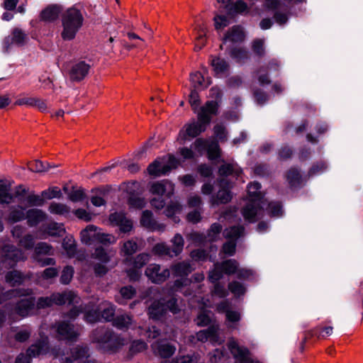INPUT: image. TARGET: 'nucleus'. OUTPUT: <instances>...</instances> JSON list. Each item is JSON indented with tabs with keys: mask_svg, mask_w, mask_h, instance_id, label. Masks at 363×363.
Masks as SVG:
<instances>
[{
	"mask_svg": "<svg viewBox=\"0 0 363 363\" xmlns=\"http://www.w3.org/2000/svg\"><path fill=\"white\" fill-rule=\"evenodd\" d=\"M84 21L83 13L77 6H74L64 11L61 15V38L66 41L74 40L82 28Z\"/></svg>",
	"mask_w": 363,
	"mask_h": 363,
	"instance_id": "f257e3e1",
	"label": "nucleus"
},
{
	"mask_svg": "<svg viewBox=\"0 0 363 363\" xmlns=\"http://www.w3.org/2000/svg\"><path fill=\"white\" fill-rule=\"evenodd\" d=\"M260 189L261 185L258 182H252L247 186L249 201L242 208V214L250 223L255 222L262 214L264 202Z\"/></svg>",
	"mask_w": 363,
	"mask_h": 363,
	"instance_id": "f03ea898",
	"label": "nucleus"
},
{
	"mask_svg": "<svg viewBox=\"0 0 363 363\" xmlns=\"http://www.w3.org/2000/svg\"><path fill=\"white\" fill-rule=\"evenodd\" d=\"M149 191L152 195L158 196L150 199L151 206L161 210L165 205V199H169L174 194V185L169 180L164 179L150 183Z\"/></svg>",
	"mask_w": 363,
	"mask_h": 363,
	"instance_id": "7ed1b4c3",
	"label": "nucleus"
},
{
	"mask_svg": "<svg viewBox=\"0 0 363 363\" xmlns=\"http://www.w3.org/2000/svg\"><path fill=\"white\" fill-rule=\"evenodd\" d=\"M92 339L101 348L107 352H114L125 344V340L114 335L109 329L99 328L92 333Z\"/></svg>",
	"mask_w": 363,
	"mask_h": 363,
	"instance_id": "20e7f679",
	"label": "nucleus"
},
{
	"mask_svg": "<svg viewBox=\"0 0 363 363\" xmlns=\"http://www.w3.org/2000/svg\"><path fill=\"white\" fill-rule=\"evenodd\" d=\"M52 354L54 358L59 359L60 363H96L94 359H88L86 347H75L71 350V356H66L64 350L60 348H53Z\"/></svg>",
	"mask_w": 363,
	"mask_h": 363,
	"instance_id": "39448f33",
	"label": "nucleus"
},
{
	"mask_svg": "<svg viewBox=\"0 0 363 363\" xmlns=\"http://www.w3.org/2000/svg\"><path fill=\"white\" fill-rule=\"evenodd\" d=\"M171 269L174 276L181 277L179 279H177L173 285L172 290L174 291H179L183 293L185 296H189L191 293L187 292L184 290V287L187 286L190 281L186 277L192 272L193 268L188 262H179L171 267Z\"/></svg>",
	"mask_w": 363,
	"mask_h": 363,
	"instance_id": "423d86ee",
	"label": "nucleus"
},
{
	"mask_svg": "<svg viewBox=\"0 0 363 363\" xmlns=\"http://www.w3.org/2000/svg\"><path fill=\"white\" fill-rule=\"evenodd\" d=\"M78 296L72 291H65L62 293H54L50 297H40L38 298L36 306L38 308H45L53 304L64 305L73 304L78 302Z\"/></svg>",
	"mask_w": 363,
	"mask_h": 363,
	"instance_id": "0eeeda50",
	"label": "nucleus"
},
{
	"mask_svg": "<svg viewBox=\"0 0 363 363\" xmlns=\"http://www.w3.org/2000/svg\"><path fill=\"white\" fill-rule=\"evenodd\" d=\"M178 165L179 160L174 156L168 155L156 159L148 166L147 171L150 175L160 177L167 174Z\"/></svg>",
	"mask_w": 363,
	"mask_h": 363,
	"instance_id": "6e6552de",
	"label": "nucleus"
},
{
	"mask_svg": "<svg viewBox=\"0 0 363 363\" xmlns=\"http://www.w3.org/2000/svg\"><path fill=\"white\" fill-rule=\"evenodd\" d=\"M48 350V337H42L30 345L26 352L20 353L16 358L15 363H31L33 358L46 354Z\"/></svg>",
	"mask_w": 363,
	"mask_h": 363,
	"instance_id": "1a4fd4ad",
	"label": "nucleus"
},
{
	"mask_svg": "<svg viewBox=\"0 0 363 363\" xmlns=\"http://www.w3.org/2000/svg\"><path fill=\"white\" fill-rule=\"evenodd\" d=\"M239 267L235 259H228L222 262H216L214 267L208 273V280L211 283L219 281L223 274L231 275L236 274Z\"/></svg>",
	"mask_w": 363,
	"mask_h": 363,
	"instance_id": "9d476101",
	"label": "nucleus"
},
{
	"mask_svg": "<svg viewBox=\"0 0 363 363\" xmlns=\"http://www.w3.org/2000/svg\"><path fill=\"white\" fill-rule=\"evenodd\" d=\"M150 257V256L147 253H140L135 258L128 257L125 259V264L130 267V269L126 270L130 280L136 281L140 278L141 276L140 269L148 262Z\"/></svg>",
	"mask_w": 363,
	"mask_h": 363,
	"instance_id": "9b49d317",
	"label": "nucleus"
},
{
	"mask_svg": "<svg viewBox=\"0 0 363 363\" xmlns=\"http://www.w3.org/2000/svg\"><path fill=\"white\" fill-rule=\"evenodd\" d=\"M208 125L198 119L197 121H192L186 123L179 131L178 140L181 143H184L186 140L194 138L202 132H204Z\"/></svg>",
	"mask_w": 363,
	"mask_h": 363,
	"instance_id": "f8f14e48",
	"label": "nucleus"
},
{
	"mask_svg": "<svg viewBox=\"0 0 363 363\" xmlns=\"http://www.w3.org/2000/svg\"><path fill=\"white\" fill-rule=\"evenodd\" d=\"M228 347L235 359V363H254L250 350L240 346L235 339L232 338L228 341Z\"/></svg>",
	"mask_w": 363,
	"mask_h": 363,
	"instance_id": "ddd939ff",
	"label": "nucleus"
},
{
	"mask_svg": "<svg viewBox=\"0 0 363 363\" xmlns=\"http://www.w3.org/2000/svg\"><path fill=\"white\" fill-rule=\"evenodd\" d=\"M193 146L194 148L199 153H202L205 150H206L208 159L211 160H215L220 156V150L216 142H211L208 144L206 140L199 138L195 140Z\"/></svg>",
	"mask_w": 363,
	"mask_h": 363,
	"instance_id": "4468645a",
	"label": "nucleus"
},
{
	"mask_svg": "<svg viewBox=\"0 0 363 363\" xmlns=\"http://www.w3.org/2000/svg\"><path fill=\"white\" fill-rule=\"evenodd\" d=\"M218 325H212L206 330H200L196 335H191L189 341L191 343H195V339H196L197 341L202 342L209 340L213 343L220 344L222 341L220 340L218 337Z\"/></svg>",
	"mask_w": 363,
	"mask_h": 363,
	"instance_id": "2eb2a0df",
	"label": "nucleus"
},
{
	"mask_svg": "<svg viewBox=\"0 0 363 363\" xmlns=\"http://www.w3.org/2000/svg\"><path fill=\"white\" fill-rule=\"evenodd\" d=\"M219 191L211 197L210 201L213 206L227 203L232 199V195L230 191V189L231 188L230 183L223 179L219 181Z\"/></svg>",
	"mask_w": 363,
	"mask_h": 363,
	"instance_id": "dca6fc26",
	"label": "nucleus"
},
{
	"mask_svg": "<svg viewBox=\"0 0 363 363\" xmlns=\"http://www.w3.org/2000/svg\"><path fill=\"white\" fill-rule=\"evenodd\" d=\"M145 275L152 283L161 284L169 278L170 272L167 268L162 269L159 264H150L145 269Z\"/></svg>",
	"mask_w": 363,
	"mask_h": 363,
	"instance_id": "f3484780",
	"label": "nucleus"
},
{
	"mask_svg": "<svg viewBox=\"0 0 363 363\" xmlns=\"http://www.w3.org/2000/svg\"><path fill=\"white\" fill-rule=\"evenodd\" d=\"M108 221L111 225L118 227L120 231L124 233H129L133 228V221L122 211L111 213Z\"/></svg>",
	"mask_w": 363,
	"mask_h": 363,
	"instance_id": "a211bd4d",
	"label": "nucleus"
},
{
	"mask_svg": "<svg viewBox=\"0 0 363 363\" xmlns=\"http://www.w3.org/2000/svg\"><path fill=\"white\" fill-rule=\"evenodd\" d=\"M140 223L143 228L152 232L162 233L164 231L166 228L164 223H159L154 218L153 213L149 210L143 211Z\"/></svg>",
	"mask_w": 363,
	"mask_h": 363,
	"instance_id": "6ab92c4d",
	"label": "nucleus"
},
{
	"mask_svg": "<svg viewBox=\"0 0 363 363\" xmlns=\"http://www.w3.org/2000/svg\"><path fill=\"white\" fill-rule=\"evenodd\" d=\"M218 106L219 104L218 101L213 100L206 101V103L200 108L199 111L196 112L198 119L209 125L212 116L217 115Z\"/></svg>",
	"mask_w": 363,
	"mask_h": 363,
	"instance_id": "aec40b11",
	"label": "nucleus"
},
{
	"mask_svg": "<svg viewBox=\"0 0 363 363\" xmlns=\"http://www.w3.org/2000/svg\"><path fill=\"white\" fill-rule=\"evenodd\" d=\"M89 69L90 65L85 62H76L69 71V79L72 82H80L87 76Z\"/></svg>",
	"mask_w": 363,
	"mask_h": 363,
	"instance_id": "412c9836",
	"label": "nucleus"
},
{
	"mask_svg": "<svg viewBox=\"0 0 363 363\" xmlns=\"http://www.w3.org/2000/svg\"><path fill=\"white\" fill-rule=\"evenodd\" d=\"M28 40L27 34L21 29L16 28L12 30L11 36L7 37L4 40V48L8 51L11 45L14 44L18 46L23 45Z\"/></svg>",
	"mask_w": 363,
	"mask_h": 363,
	"instance_id": "4be33fe9",
	"label": "nucleus"
},
{
	"mask_svg": "<svg viewBox=\"0 0 363 363\" xmlns=\"http://www.w3.org/2000/svg\"><path fill=\"white\" fill-rule=\"evenodd\" d=\"M153 352L162 358L171 357L176 351V347L164 340L155 342L152 345Z\"/></svg>",
	"mask_w": 363,
	"mask_h": 363,
	"instance_id": "5701e85b",
	"label": "nucleus"
},
{
	"mask_svg": "<svg viewBox=\"0 0 363 363\" xmlns=\"http://www.w3.org/2000/svg\"><path fill=\"white\" fill-rule=\"evenodd\" d=\"M35 309L34 298L21 299L16 306V313L21 317H26L33 313Z\"/></svg>",
	"mask_w": 363,
	"mask_h": 363,
	"instance_id": "b1692460",
	"label": "nucleus"
},
{
	"mask_svg": "<svg viewBox=\"0 0 363 363\" xmlns=\"http://www.w3.org/2000/svg\"><path fill=\"white\" fill-rule=\"evenodd\" d=\"M62 13L61 5L50 4L41 11L40 18L43 21L52 22L57 20L59 15Z\"/></svg>",
	"mask_w": 363,
	"mask_h": 363,
	"instance_id": "393cba45",
	"label": "nucleus"
},
{
	"mask_svg": "<svg viewBox=\"0 0 363 363\" xmlns=\"http://www.w3.org/2000/svg\"><path fill=\"white\" fill-rule=\"evenodd\" d=\"M99 230L94 225H88L80 233L82 242L86 245L96 243Z\"/></svg>",
	"mask_w": 363,
	"mask_h": 363,
	"instance_id": "a878e982",
	"label": "nucleus"
},
{
	"mask_svg": "<svg viewBox=\"0 0 363 363\" xmlns=\"http://www.w3.org/2000/svg\"><path fill=\"white\" fill-rule=\"evenodd\" d=\"M57 332L60 338L64 340H72L78 335L73 326L64 321L58 324Z\"/></svg>",
	"mask_w": 363,
	"mask_h": 363,
	"instance_id": "bb28decb",
	"label": "nucleus"
},
{
	"mask_svg": "<svg viewBox=\"0 0 363 363\" xmlns=\"http://www.w3.org/2000/svg\"><path fill=\"white\" fill-rule=\"evenodd\" d=\"M3 251L5 254V258L6 259H11L13 262H17L26 259L24 252L13 245H5L3 248Z\"/></svg>",
	"mask_w": 363,
	"mask_h": 363,
	"instance_id": "cd10ccee",
	"label": "nucleus"
},
{
	"mask_svg": "<svg viewBox=\"0 0 363 363\" xmlns=\"http://www.w3.org/2000/svg\"><path fill=\"white\" fill-rule=\"evenodd\" d=\"M165 305L160 301H155L148 307V315L153 320H160L166 313Z\"/></svg>",
	"mask_w": 363,
	"mask_h": 363,
	"instance_id": "c85d7f7f",
	"label": "nucleus"
},
{
	"mask_svg": "<svg viewBox=\"0 0 363 363\" xmlns=\"http://www.w3.org/2000/svg\"><path fill=\"white\" fill-rule=\"evenodd\" d=\"M46 218V214L40 209L32 208L26 212L28 225L30 227L37 225Z\"/></svg>",
	"mask_w": 363,
	"mask_h": 363,
	"instance_id": "c756f323",
	"label": "nucleus"
},
{
	"mask_svg": "<svg viewBox=\"0 0 363 363\" xmlns=\"http://www.w3.org/2000/svg\"><path fill=\"white\" fill-rule=\"evenodd\" d=\"M279 63L277 60H273L269 63L267 67H261L257 70V74L258 81L261 85H265L270 83V80L267 76V72L271 69H277Z\"/></svg>",
	"mask_w": 363,
	"mask_h": 363,
	"instance_id": "7c9ffc66",
	"label": "nucleus"
},
{
	"mask_svg": "<svg viewBox=\"0 0 363 363\" xmlns=\"http://www.w3.org/2000/svg\"><path fill=\"white\" fill-rule=\"evenodd\" d=\"M190 82L195 89H203L210 84L209 79H205L204 77L199 72H195L190 74Z\"/></svg>",
	"mask_w": 363,
	"mask_h": 363,
	"instance_id": "2f4dec72",
	"label": "nucleus"
},
{
	"mask_svg": "<svg viewBox=\"0 0 363 363\" xmlns=\"http://www.w3.org/2000/svg\"><path fill=\"white\" fill-rule=\"evenodd\" d=\"M211 65L215 74L220 77L227 73L229 67L228 62L220 57H213L211 60Z\"/></svg>",
	"mask_w": 363,
	"mask_h": 363,
	"instance_id": "473e14b6",
	"label": "nucleus"
},
{
	"mask_svg": "<svg viewBox=\"0 0 363 363\" xmlns=\"http://www.w3.org/2000/svg\"><path fill=\"white\" fill-rule=\"evenodd\" d=\"M242 173L240 168L235 164L233 163H224L218 169V174L220 176H229L235 175L238 177Z\"/></svg>",
	"mask_w": 363,
	"mask_h": 363,
	"instance_id": "72a5a7b5",
	"label": "nucleus"
},
{
	"mask_svg": "<svg viewBox=\"0 0 363 363\" xmlns=\"http://www.w3.org/2000/svg\"><path fill=\"white\" fill-rule=\"evenodd\" d=\"M244 38V33L242 28L239 26H233L228 30L223 38V43L228 41L230 42H240Z\"/></svg>",
	"mask_w": 363,
	"mask_h": 363,
	"instance_id": "f704fd0d",
	"label": "nucleus"
},
{
	"mask_svg": "<svg viewBox=\"0 0 363 363\" xmlns=\"http://www.w3.org/2000/svg\"><path fill=\"white\" fill-rule=\"evenodd\" d=\"M99 310H102L101 314V318L104 319L106 321L113 320L116 307L111 303L108 301L102 302Z\"/></svg>",
	"mask_w": 363,
	"mask_h": 363,
	"instance_id": "c9c22d12",
	"label": "nucleus"
},
{
	"mask_svg": "<svg viewBox=\"0 0 363 363\" xmlns=\"http://www.w3.org/2000/svg\"><path fill=\"white\" fill-rule=\"evenodd\" d=\"M132 323V317L128 314L117 315L113 320V325L120 330L128 329Z\"/></svg>",
	"mask_w": 363,
	"mask_h": 363,
	"instance_id": "e433bc0d",
	"label": "nucleus"
},
{
	"mask_svg": "<svg viewBox=\"0 0 363 363\" xmlns=\"http://www.w3.org/2000/svg\"><path fill=\"white\" fill-rule=\"evenodd\" d=\"M14 196L10 193V186L0 181V203L9 204L13 202Z\"/></svg>",
	"mask_w": 363,
	"mask_h": 363,
	"instance_id": "4c0bfd02",
	"label": "nucleus"
},
{
	"mask_svg": "<svg viewBox=\"0 0 363 363\" xmlns=\"http://www.w3.org/2000/svg\"><path fill=\"white\" fill-rule=\"evenodd\" d=\"M6 281L10 284L11 286H16L21 285L24 279V275L18 271H11L9 272L5 277Z\"/></svg>",
	"mask_w": 363,
	"mask_h": 363,
	"instance_id": "58836bf2",
	"label": "nucleus"
},
{
	"mask_svg": "<svg viewBox=\"0 0 363 363\" xmlns=\"http://www.w3.org/2000/svg\"><path fill=\"white\" fill-rule=\"evenodd\" d=\"M62 247L68 257H73L77 252V245L72 236H67L62 242Z\"/></svg>",
	"mask_w": 363,
	"mask_h": 363,
	"instance_id": "ea45409f",
	"label": "nucleus"
},
{
	"mask_svg": "<svg viewBox=\"0 0 363 363\" xmlns=\"http://www.w3.org/2000/svg\"><path fill=\"white\" fill-rule=\"evenodd\" d=\"M171 242L172 245L171 247V250L173 253L172 255H174V257H177L180 255L183 250L184 245V238L180 234L177 233L171 240Z\"/></svg>",
	"mask_w": 363,
	"mask_h": 363,
	"instance_id": "a19ab883",
	"label": "nucleus"
},
{
	"mask_svg": "<svg viewBox=\"0 0 363 363\" xmlns=\"http://www.w3.org/2000/svg\"><path fill=\"white\" fill-rule=\"evenodd\" d=\"M228 327L231 329L237 328V323L241 319V313L238 311L230 310L225 314Z\"/></svg>",
	"mask_w": 363,
	"mask_h": 363,
	"instance_id": "79ce46f5",
	"label": "nucleus"
},
{
	"mask_svg": "<svg viewBox=\"0 0 363 363\" xmlns=\"http://www.w3.org/2000/svg\"><path fill=\"white\" fill-rule=\"evenodd\" d=\"M154 255L158 256H169L173 257L171 247L168 246L165 242L157 243L152 250Z\"/></svg>",
	"mask_w": 363,
	"mask_h": 363,
	"instance_id": "37998d69",
	"label": "nucleus"
},
{
	"mask_svg": "<svg viewBox=\"0 0 363 363\" xmlns=\"http://www.w3.org/2000/svg\"><path fill=\"white\" fill-rule=\"evenodd\" d=\"M244 228L242 226H233L229 228H226L223 234L226 238L236 240L244 234Z\"/></svg>",
	"mask_w": 363,
	"mask_h": 363,
	"instance_id": "c03bdc74",
	"label": "nucleus"
},
{
	"mask_svg": "<svg viewBox=\"0 0 363 363\" xmlns=\"http://www.w3.org/2000/svg\"><path fill=\"white\" fill-rule=\"evenodd\" d=\"M48 210L52 214L62 216L67 215L69 212V208L67 205L56 202H52L49 206Z\"/></svg>",
	"mask_w": 363,
	"mask_h": 363,
	"instance_id": "a18cd8bd",
	"label": "nucleus"
},
{
	"mask_svg": "<svg viewBox=\"0 0 363 363\" xmlns=\"http://www.w3.org/2000/svg\"><path fill=\"white\" fill-rule=\"evenodd\" d=\"M182 211V206L177 201H171L167 206L164 214L168 218H173L174 221L177 222V218L174 216L179 213Z\"/></svg>",
	"mask_w": 363,
	"mask_h": 363,
	"instance_id": "49530a36",
	"label": "nucleus"
},
{
	"mask_svg": "<svg viewBox=\"0 0 363 363\" xmlns=\"http://www.w3.org/2000/svg\"><path fill=\"white\" fill-rule=\"evenodd\" d=\"M228 290L235 296L240 297L245 294L246 291L245 286L243 284L238 281H233L228 284Z\"/></svg>",
	"mask_w": 363,
	"mask_h": 363,
	"instance_id": "de8ad7c7",
	"label": "nucleus"
},
{
	"mask_svg": "<svg viewBox=\"0 0 363 363\" xmlns=\"http://www.w3.org/2000/svg\"><path fill=\"white\" fill-rule=\"evenodd\" d=\"M25 218H26V213H25L24 209L20 206L12 208L9 216V220L13 223L23 220Z\"/></svg>",
	"mask_w": 363,
	"mask_h": 363,
	"instance_id": "09e8293b",
	"label": "nucleus"
},
{
	"mask_svg": "<svg viewBox=\"0 0 363 363\" xmlns=\"http://www.w3.org/2000/svg\"><path fill=\"white\" fill-rule=\"evenodd\" d=\"M28 167L31 172L40 173L48 171L50 168V166L48 163H43L40 160H35L30 162L28 164Z\"/></svg>",
	"mask_w": 363,
	"mask_h": 363,
	"instance_id": "8fccbe9b",
	"label": "nucleus"
},
{
	"mask_svg": "<svg viewBox=\"0 0 363 363\" xmlns=\"http://www.w3.org/2000/svg\"><path fill=\"white\" fill-rule=\"evenodd\" d=\"M114 252H107L104 248L98 247L95 250L93 257L101 261L103 263H107L111 259V257L114 255Z\"/></svg>",
	"mask_w": 363,
	"mask_h": 363,
	"instance_id": "3c124183",
	"label": "nucleus"
},
{
	"mask_svg": "<svg viewBox=\"0 0 363 363\" xmlns=\"http://www.w3.org/2000/svg\"><path fill=\"white\" fill-rule=\"evenodd\" d=\"M135 289L131 286L122 287L120 290L121 298L116 299V301L120 304H125V302L123 301L122 299H131L135 296Z\"/></svg>",
	"mask_w": 363,
	"mask_h": 363,
	"instance_id": "603ef678",
	"label": "nucleus"
},
{
	"mask_svg": "<svg viewBox=\"0 0 363 363\" xmlns=\"http://www.w3.org/2000/svg\"><path fill=\"white\" fill-rule=\"evenodd\" d=\"M52 255L53 250L51 245L46 242H40L35 247V255L38 257L39 255Z\"/></svg>",
	"mask_w": 363,
	"mask_h": 363,
	"instance_id": "864d4df0",
	"label": "nucleus"
},
{
	"mask_svg": "<svg viewBox=\"0 0 363 363\" xmlns=\"http://www.w3.org/2000/svg\"><path fill=\"white\" fill-rule=\"evenodd\" d=\"M138 249V246L137 242L133 239H130L123 243L121 251L125 255L130 256L136 252Z\"/></svg>",
	"mask_w": 363,
	"mask_h": 363,
	"instance_id": "5fc2aeb1",
	"label": "nucleus"
},
{
	"mask_svg": "<svg viewBox=\"0 0 363 363\" xmlns=\"http://www.w3.org/2000/svg\"><path fill=\"white\" fill-rule=\"evenodd\" d=\"M30 335L31 330L28 327L24 326L16 332L14 340L18 342H25L29 339Z\"/></svg>",
	"mask_w": 363,
	"mask_h": 363,
	"instance_id": "6e6d98bb",
	"label": "nucleus"
},
{
	"mask_svg": "<svg viewBox=\"0 0 363 363\" xmlns=\"http://www.w3.org/2000/svg\"><path fill=\"white\" fill-rule=\"evenodd\" d=\"M65 233V228L62 224L57 223H52L48 227V233L50 236L60 237Z\"/></svg>",
	"mask_w": 363,
	"mask_h": 363,
	"instance_id": "4d7b16f0",
	"label": "nucleus"
},
{
	"mask_svg": "<svg viewBox=\"0 0 363 363\" xmlns=\"http://www.w3.org/2000/svg\"><path fill=\"white\" fill-rule=\"evenodd\" d=\"M286 179L291 186H295L300 184L301 177L298 169L292 168L287 172Z\"/></svg>",
	"mask_w": 363,
	"mask_h": 363,
	"instance_id": "13d9d810",
	"label": "nucleus"
},
{
	"mask_svg": "<svg viewBox=\"0 0 363 363\" xmlns=\"http://www.w3.org/2000/svg\"><path fill=\"white\" fill-rule=\"evenodd\" d=\"M211 312L205 309H201L198 315L196 322L199 326H206L211 323Z\"/></svg>",
	"mask_w": 363,
	"mask_h": 363,
	"instance_id": "bf43d9fd",
	"label": "nucleus"
},
{
	"mask_svg": "<svg viewBox=\"0 0 363 363\" xmlns=\"http://www.w3.org/2000/svg\"><path fill=\"white\" fill-rule=\"evenodd\" d=\"M128 202L130 208L135 209H142L146 206L145 199L136 196H130Z\"/></svg>",
	"mask_w": 363,
	"mask_h": 363,
	"instance_id": "052dcab7",
	"label": "nucleus"
},
{
	"mask_svg": "<svg viewBox=\"0 0 363 363\" xmlns=\"http://www.w3.org/2000/svg\"><path fill=\"white\" fill-rule=\"evenodd\" d=\"M230 56L237 62H241L247 59V52L242 48H235L230 52Z\"/></svg>",
	"mask_w": 363,
	"mask_h": 363,
	"instance_id": "680f3d73",
	"label": "nucleus"
},
{
	"mask_svg": "<svg viewBox=\"0 0 363 363\" xmlns=\"http://www.w3.org/2000/svg\"><path fill=\"white\" fill-rule=\"evenodd\" d=\"M74 273V268L71 266H66L62 272L60 277V282L62 284H68L72 281Z\"/></svg>",
	"mask_w": 363,
	"mask_h": 363,
	"instance_id": "e2e57ef3",
	"label": "nucleus"
},
{
	"mask_svg": "<svg viewBox=\"0 0 363 363\" xmlns=\"http://www.w3.org/2000/svg\"><path fill=\"white\" fill-rule=\"evenodd\" d=\"M221 230L222 226L220 224L218 223L212 224L207 234L208 241L212 242L216 240L219 236Z\"/></svg>",
	"mask_w": 363,
	"mask_h": 363,
	"instance_id": "0e129e2a",
	"label": "nucleus"
},
{
	"mask_svg": "<svg viewBox=\"0 0 363 363\" xmlns=\"http://www.w3.org/2000/svg\"><path fill=\"white\" fill-rule=\"evenodd\" d=\"M99 310H90L89 308H84V318L85 320L89 323H95L101 320V316L99 311Z\"/></svg>",
	"mask_w": 363,
	"mask_h": 363,
	"instance_id": "69168bd1",
	"label": "nucleus"
},
{
	"mask_svg": "<svg viewBox=\"0 0 363 363\" xmlns=\"http://www.w3.org/2000/svg\"><path fill=\"white\" fill-rule=\"evenodd\" d=\"M214 286L211 290L212 296H216L219 298H225L228 295V291L225 289V286L218 281L213 283Z\"/></svg>",
	"mask_w": 363,
	"mask_h": 363,
	"instance_id": "338daca9",
	"label": "nucleus"
},
{
	"mask_svg": "<svg viewBox=\"0 0 363 363\" xmlns=\"http://www.w3.org/2000/svg\"><path fill=\"white\" fill-rule=\"evenodd\" d=\"M268 213L272 216L279 217L283 213L282 206L279 202H270L267 207Z\"/></svg>",
	"mask_w": 363,
	"mask_h": 363,
	"instance_id": "774afa93",
	"label": "nucleus"
}]
</instances>
